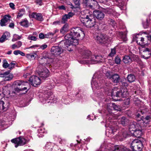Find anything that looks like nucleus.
Wrapping results in <instances>:
<instances>
[{
  "label": "nucleus",
  "mask_w": 151,
  "mask_h": 151,
  "mask_svg": "<svg viewBox=\"0 0 151 151\" xmlns=\"http://www.w3.org/2000/svg\"><path fill=\"white\" fill-rule=\"evenodd\" d=\"M68 25L67 23H66L62 28L60 30V32L62 34L64 33L68 30Z\"/></svg>",
  "instance_id": "nucleus-30"
},
{
  "label": "nucleus",
  "mask_w": 151,
  "mask_h": 151,
  "mask_svg": "<svg viewBox=\"0 0 151 151\" xmlns=\"http://www.w3.org/2000/svg\"><path fill=\"white\" fill-rule=\"evenodd\" d=\"M123 126L127 124L129 122L128 120L124 117H122L119 122Z\"/></svg>",
  "instance_id": "nucleus-28"
},
{
  "label": "nucleus",
  "mask_w": 151,
  "mask_h": 151,
  "mask_svg": "<svg viewBox=\"0 0 151 151\" xmlns=\"http://www.w3.org/2000/svg\"><path fill=\"white\" fill-rule=\"evenodd\" d=\"M73 1L74 4V8H78L80 5V0H73Z\"/></svg>",
  "instance_id": "nucleus-37"
},
{
  "label": "nucleus",
  "mask_w": 151,
  "mask_h": 151,
  "mask_svg": "<svg viewBox=\"0 0 151 151\" xmlns=\"http://www.w3.org/2000/svg\"><path fill=\"white\" fill-rule=\"evenodd\" d=\"M120 34L122 35L121 38L124 41H126L127 39L126 35L125 33H123L122 32H121Z\"/></svg>",
  "instance_id": "nucleus-44"
},
{
  "label": "nucleus",
  "mask_w": 151,
  "mask_h": 151,
  "mask_svg": "<svg viewBox=\"0 0 151 151\" xmlns=\"http://www.w3.org/2000/svg\"><path fill=\"white\" fill-rule=\"evenodd\" d=\"M143 26L145 28H146L148 27L149 24V21L147 20L146 22H145L143 23Z\"/></svg>",
  "instance_id": "nucleus-51"
},
{
  "label": "nucleus",
  "mask_w": 151,
  "mask_h": 151,
  "mask_svg": "<svg viewBox=\"0 0 151 151\" xmlns=\"http://www.w3.org/2000/svg\"><path fill=\"white\" fill-rule=\"evenodd\" d=\"M24 14V12L23 10L22 11H20L18 13L17 18H19L22 17Z\"/></svg>",
  "instance_id": "nucleus-50"
},
{
  "label": "nucleus",
  "mask_w": 151,
  "mask_h": 151,
  "mask_svg": "<svg viewBox=\"0 0 151 151\" xmlns=\"http://www.w3.org/2000/svg\"><path fill=\"white\" fill-rule=\"evenodd\" d=\"M139 127L141 128V126L139 125V124H137V123L134 122L130 125L129 129L130 131H133L134 132Z\"/></svg>",
  "instance_id": "nucleus-24"
},
{
  "label": "nucleus",
  "mask_w": 151,
  "mask_h": 151,
  "mask_svg": "<svg viewBox=\"0 0 151 151\" xmlns=\"http://www.w3.org/2000/svg\"><path fill=\"white\" fill-rule=\"evenodd\" d=\"M96 3H97V1L96 0H85L83 4L86 6L92 9V4H96Z\"/></svg>",
  "instance_id": "nucleus-22"
},
{
  "label": "nucleus",
  "mask_w": 151,
  "mask_h": 151,
  "mask_svg": "<svg viewBox=\"0 0 151 151\" xmlns=\"http://www.w3.org/2000/svg\"><path fill=\"white\" fill-rule=\"evenodd\" d=\"M20 24L21 25L26 27H28L29 25L28 21L26 19L22 20Z\"/></svg>",
  "instance_id": "nucleus-32"
},
{
  "label": "nucleus",
  "mask_w": 151,
  "mask_h": 151,
  "mask_svg": "<svg viewBox=\"0 0 151 151\" xmlns=\"http://www.w3.org/2000/svg\"><path fill=\"white\" fill-rule=\"evenodd\" d=\"M151 55V49L148 48H145L142 50L141 56L145 59H148Z\"/></svg>",
  "instance_id": "nucleus-17"
},
{
  "label": "nucleus",
  "mask_w": 151,
  "mask_h": 151,
  "mask_svg": "<svg viewBox=\"0 0 151 151\" xmlns=\"http://www.w3.org/2000/svg\"><path fill=\"white\" fill-rule=\"evenodd\" d=\"M109 106L110 107L113 106V109L115 110L120 111L121 110L120 106H117L113 103H111Z\"/></svg>",
  "instance_id": "nucleus-31"
},
{
  "label": "nucleus",
  "mask_w": 151,
  "mask_h": 151,
  "mask_svg": "<svg viewBox=\"0 0 151 151\" xmlns=\"http://www.w3.org/2000/svg\"><path fill=\"white\" fill-rule=\"evenodd\" d=\"M27 39L29 40L33 41H36L37 39V38L31 35H29L27 37Z\"/></svg>",
  "instance_id": "nucleus-48"
},
{
  "label": "nucleus",
  "mask_w": 151,
  "mask_h": 151,
  "mask_svg": "<svg viewBox=\"0 0 151 151\" xmlns=\"http://www.w3.org/2000/svg\"><path fill=\"white\" fill-rule=\"evenodd\" d=\"M121 83L122 85L124 86V87L126 88V87L128 86V83L126 82L125 80H122L121 81Z\"/></svg>",
  "instance_id": "nucleus-47"
},
{
  "label": "nucleus",
  "mask_w": 151,
  "mask_h": 151,
  "mask_svg": "<svg viewBox=\"0 0 151 151\" xmlns=\"http://www.w3.org/2000/svg\"><path fill=\"white\" fill-rule=\"evenodd\" d=\"M128 94L129 93L127 89L125 87H124L121 88L119 91L116 92L115 96L117 97L124 98L127 97Z\"/></svg>",
  "instance_id": "nucleus-12"
},
{
  "label": "nucleus",
  "mask_w": 151,
  "mask_h": 151,
  "mask_svg": "<svg viewBox=\"0 0 151 151\" xmlns=\"http://www.w3.org/2000/svg\"><path fill=\"white\" fill-rule=\"evenodd\" d=\"M12 48L13 49H14L16 48H18V47L17 45L14 44L12 45Z\"/></svg>",
  "instance_id": "nucleus-60"
},
{
  "label": "nucleus",
  "mask_w": 151,
  "mask_h": 151,
  "mask_svg": "<svg viewBox=\"0 0 151 151\" xmlns=\"http://www.w3.org/2000/svg\"><path fill=\"white\" fill-rule=\"evenodd\" d=\"M38 74L40 78L44 80L49 76L50 73L49 70L46 68H45L39 71Z\"/></svg>",
  "instance_id": "nucleus-13"
},
{
  "label": "nucleus",
  "mask_w": 151,
  "mask_h": 151,
  "mask_svg": "<svg viewBox=\"0 0 151 151\" xmlns=\"http://www.w3.org/2000/svg\"><path fill=\"white\" fill-rule=\"evenodd\" d=\"M2 66L3 67L5 68H6L8 67L9 64L7 63V61L5 59L3 60Z\"/></svg>",
  "instance_id": "nucleus-43"
},
{
  "label": "nucleus",
  "mask_w": 151,
  "mask_h": 151,
  "mask_svg": "<svg viewBox=\"0 0 151 151\" xmlns=\"http://www.w3.org/2000/svg\"><path fill=\"white\" fill-rule=\"evenodd\" d=\"M6 40V38L3 35L1 37L0 39V42L1 43H3Z\"/></svg>",
  "instance_id": "nucleus-54"
},
{
  "label": "nucleus",
  "mask_w": 151,
  "mask_h": 151,
  "mask_svg": "<svg viewBox=\"0 0 151 151\" xmlns=\"http://www.w3.org/2000/svg\"><path fill=\"white\" fill-rule=\"evenodd\" d=\"M36 56L37 54L35 53L29 54L26 55L27 58L29 59H34Z\"/></svg>",
  "instance_id": "nucleus-38"
},
{
  "label": "nucleus",
  "mask_w": 151,
  "mask_h": 151,
  "mask_svg": "<svg viewBox=\"0 0 151 151\" xmlns=\"http://www.w3.org/2000/svg\"><path fill=\"white\" fill-rule=\"evenodd\" d=\"M12 86L15 87V91L17 92L27 90L30 88V85L27 82L17 80L14 82Z\"/></svg>",
  "instance_id": "nucleus-4"
},
{
  "label": "nucleus",
  "mask_w": 151,
  "mask_h": 151,
  "mask_svg": "<svg viewBox=\"0 0 151 151\" xmlns=\"http://www.w3.org/2000/svg\"><path fill=\"white\" fill-rule=\"evenodd\" d=\"M131 146L133 151H141L142 149V144L139 140L135 139L132 142Z\"/></svg>",
  "instance_id": "nucleus-5"
},
{
  "label": "nucleus",
  "mask_w": 151,
  "mask_h": 151,
  "mask_svg": "<svg viewBox=\"0 0 151 151\" xmlns=\"http://www.w3.org/2000/svg\"><path fill=\"white\" fill-rule=\"evenodd\" d=\"M103 83V81H102L101 82L99 81V82L98 83L97 81H94L93 80L91 83L92 87L93 89H99L101 88V86Z\"/></svg>",
  "instance_id": "nucleus-20"
},
{
  "label": "nucleus",
  "mask_w": 151,
  "mask_h": 151,
  "mask_svg": "<svg viewBox=\"0 0 151 151\" xmlns=\"http://www.w3.org/2000/svg\"><path fill=\"white\" fill-rule=\"evenodd\" d=\"M68 19L72 17L74 15V14L72 12H69L67 14H65Z\"/></svg>",
  "instance_id": "nucleus-53"
},
{
  "label": "nucleus",
  "mask_w": 151,
  "mask_h": 151,
  "mask_svg": "<svg viewBox=\"0 0 151 151\" xmlns=\"http://www.w3.org/2000/svg\"><path fill=\"white\" fill-rule=\"evenodd\" d=\"M41 64L42 65H45V64H49V63H47V62H46L45 61H47V60H48L49 59L48 58V57L45 56H43V57L41 58Z\"/></svg>",
  "instance_id": "nucleus-33"
},
{
  "label": "nucleus",
  "mask_w": 151,
  "mask_h": 151,
  "mask_svg": "<svg viewBox=\"0 0 151 151\" xmlns=\"http://www.w3.org/2000/svg\"><path fill=\"white\" fill-rule=\"evenodd\" d=\"M10 7L13 9H14V4L12 3H10L9 4Z\"/></svg>",
  "instance_id": "nucleus-59"
},
{
  "label": "nucleus",
  "mask_w": 151,
  "mask_h": 151,
  "mask_svg": "<svg viewBox=\"0 0 151 151\" xmlns=\"http://www.w3.org/2000/svg\"><path fill=\"white\" fill-rule=\"evenodd\" d=\"M127 79L129 83L132 82L135 80V77L132 74L129 75L127 77Z\"/></svg>",
  "instance_id": "nucleus-29"
},
{
  "label": "nucleus",
  "mask_w": 151,
  "mask_h": 151,
  "mask_svg": "<svg viewBox=\"0 0 151 151\" xmlns=\"http://www.w3.org/2000/svg\"><path fill=\"white\" fill-rule=\"evenodd\" d=\"M3 35L6 38V40H8L10 37V33L9 32H4Z\"/></svg>",
  "instance_id": "nucleus-41"
},
{
  "label": "nucleus",
  "mask_w": 151,
  "mask_h": 151,
  "mask_svg": "<svg viewBox=\"0 0 151 151\" xmlns=\"http://www.w3.org/2000/svg\"><path fill=\"white\" fill-rule=\"evenodd\" d=\"M124 63L125 64H129L132 62V60L130 57L128 55L124 56L123 59Z\"/></svg>",
  "instance_id": "nucleus-27"
},
{
  "label": "nucleus",
  "mask_w": 151,
  "mask_h": 151,
  "mask_svg": "<svg viewBox=\"0 0 151 151\" xmlns=\"http://www.w3.org/2000/svg\"><path fill=\"white\" fill-rule=\"evenodd\" d=\"M116 49L115 48L111 49V52L109 54V56L111 57L113 56L116 54Z\"/></svg>",
  "instance_id": "nucleus-40"
},
{
  "label": "nucleus",
  "mask_w": 151,
  "mask_h": 151,
  "mask_svg": "<svg viewBox=\"0 0 151 151\" xmlns=\"http://www.w3.org/2000/svg\"><path fill=\"white\" fill-rule=\"evenodd\" d=\"M128 135V134L127 131L123 130L121 132H120L118 135L119 139H123L126 138Z\"/></svg>",
  "instance_id": "nucleus-25"
},
{
  "label": "nucleus",
  "mask_w": 151,
  "mask_h": 151,
  "mask_svg": "<svg viewBox=\"0 0 151 151\" xmlns=\"http://www.w3.org/2000/svg\"><path fill=\"white\" fill-rule=\"evenodd\" d=\"M8 105H7L6 104H5L4 103V102L3 101H0V106H1L2 108V109L3 110L5 111L6 110V109L7 108V107L9 105L8 104H7Z\"/></svg>",
  "instance_id": "nucleus-36"
},
{
  "label": "nucleus",
  "mask_w": 151,
  "mask_h": 151,
  "mask_svg": "<svg viewBox=\"0 0 151 151\" xmlns=\"http://www.w3.org/2000/svg\"><path fill=\"white\" fill-rule=\"evenodd\" d=\"M81 54L82 55V62L83 64H90L91 60V52L89 50H84L83 51Z\"/></svg>",
  "instance_id": "nucleus-6"
},
{
  "label": "nucleus",
  "mask_w": 151,
  "mask_h": 151,
  "mask_svg": "<svg viewBox=\"0 0 151 151\" xmlns=\"http://www.w3.org/2000/svg\"><path fill=\"white\" fill-rule=\"evenodd\" d=\"M133 40L136 41L138 44L141 45L143 47H144V46L146 45L144 42V38L139 35L138 34L134 36Z\"/></svg>",
  "instance_id": "nucleus-14"
},
{
  "label": "nucleus",
  "mask_w": 151,
  "mask_h": 151,
  "mask_svg": "<svg viewBox=\"0 0 151 151\" xmlns=\"http://www.w3.org/2000/svg\"><path fill=\"white\" fill-rule=\"evenodd\" d=\"M85 34L82 29L76 27L73 29L71 32L67 34L65 37V40L62 41L61 43H64V47L69 51L73 50L71 47L78 44V41L82 40Z\"/></svg>",
  "instance_id": "nucleus-1"
},
{
  "label": "nucleus",
  "mask_w": 151,
  "mask_h": 151,
  "mask_svg": "<svg viewBox=\"0 0 151 151\" xmlns=\"http://www.w3.org/2000/svg\"><path fill=\"white\" fill-rule=\"evenodd\" d=\"M11 141L15 145V147H17L19 146L24 145L27 142L26 140L24 138L21 137L13 139Z\"/></svg>",
  "instance_id": "nucleus-7"
},
{
  "label": "nucleus",
  "mask_w": 151,
  "mask_h": 151,
  "mask_svg": "<svg viewBox=\"0 0 151 151\" xmlns=\"http://www.w3.org/2000/svg\"><path fill=\"white\" fill-rule=\"evenodd\" d=\"M15 65V63H14V62L13 61L11 62L9 64V68L10 69H13Z\"/></svg>",
  "instance_id": "nucleus-45"
},
{
  "label": "nucleus",
  "mask_w": 151,
  "mask_h": 151,
  "mask_svg": "<svg viewBox=\"0 0 151 151\" xmlns=\"http://www.w3.org/2000/svg\"><path fill=\"white\" fill-rule=\"evenodd\" d=\"M68 18H67V17L65 15H64L62 18V20L61 21V22L62 24H64L67 21V19Z\"/></svg>",
  "instance_id": "nucleus-42"
},
{
  "label": "nucleus",
  "mask_w": 151,
  "mask_h": 151,
  "mask_svg": "<svg viewBox=\"0 0 151 151\" xmlns=\"http://www.w3.org/2000/svg\"><path fill=\"white\" fill-rule=\"evenodd\" d=\"M147 111V109L146 108H144L143 107H141L138 110L136 114L137 120L138 121H141L140 124L142 126H146L148 121L151 119L149 116H146L145 118L142 116L144 114L146 113Z\"/></svg>",
  "instance_id": "nucleus-2"
},
{
  "label": "nucleus",
  "mask_w": 151,
  "mask_h": 151,
  "mask_svg": "<svg viewBox=\"0 0 151 151\" xmlns=\"http://www.w3.org/2000/svg\"><path fill=\"white\" fill-rule=\"evenodd\" d=\"M17 45L18 47L19 48L22 45V42L20 41H19L17 42Z\"/></svg>",
  "instance_id": "nucleus-58"
},
{
  "label": "nucleus",
  "mask_w": 151,
  "mask_h": 151,
  "mask_svg": "<svg viewBox=\"0 0 151 151\" xmlns=\"http://www.w3.org/2000/svg\"><path fill=\"white\" fill-rule=\"evenodd\" d=\"M96 40L98 43L101 44L107 43L110 41L108 36L106 35L102 34L97 36Z\"/></svg>",
  "instance_id": "nucleus-8"
},
{
  "label": "nucleus",
  "mask_w": 151,
  "mask_h": 151,
  "mask_svg": "<svg viewBox=\"0 0 151 151\" xmlns=\"http://www.w3.org/2000/svg\"><path fill=\"white\" fill-rule=\"evenodd\" d=\"M89 14L86 16V18L81 17L80 20L81 22L88 28L93 27L96 24L95 18L93 17V13L89 12Z\"/></svg>",
  "instance_id": "nucleus-3"
},
{
  "label": "nucleus",
  "mask_w": 151,
  "mask_h": 151,
  "mask_svg": "<svg viewBox=\"0 0 151 151\" xmlns=\"http://www.w3.org/2000/svg\"><path fill=\"white\" fill-rule=\"evenodd\" d=\"M115 61L116 64H120L121 63V60L119 57L116 56L115 58Z\"/></svg>",
  "instance_id": "nucleus-46"
},
{
  "label": "nucleus",
  "mask_w": 151,
  "mask_h": 151,
  "mask_svg": "<svg viewBox=\"0 0 151 151\" xmlns=\"http://www.w3.org/2000/svg\"><path fill=\"white\" fill-rule=\"evenodd\" d=\"M133 134L136 137L138 138L140 137L142 134L141 126V128H139V127L137 128L135 130Z\"/></svg>",
  "instance_id": "nucleus-23"
},
{
  "label": "nucleus",
  "mask_w": 151,
  "mask_h": 151,
  "mask_svg": "<svg viewBox=\"0 0 151 151\" xmlns=\"http://www.w3.org/2000/svg\"><path fill=\"white\" fill-rule=\"evenodd\" d=\"M102 57L99 56H91L90 64H94L102 62Z\"/></svg>",
  "instance_id": "nucleus-18"
},
{
  "label": "nucleus",
  "mask_w": 151,
  "mask_h": 151,
  "mask_svg": "<svg viewBox=\"0 0 151 151\" xmlns=\"http://www.w3.org/2000/svg\"><path fill=\"white\" fill-rule=\"evenodd\" d=\"M0 77L3 78L5 81H9L12 80L13 76L8 71L5 72L0 71Z\"/></svg>",
  "instance_id": "nucleus-9"
},
{
  "label": "nucleus",
  "mask_w": 151,
  "mask_h": 151,
  "mask_svg": "<svg viewBox=\"0 0 151 151\" xmlns=\"http://www.w3.org/2000/svg\"><path fill=\"white\" fill-rule=\"evenodd\" d=\"M39 47V46L38 45H33L32 46H30L28 48H36Z\"/></svg>",
  "instance_id": "nucleus-61"
},
{
  "label": "nucleus",
  "mask_w": 151,
  "mask_h": 151,
  "mask_svg": "<svg viewBox=\"0 0 151 151\" xmlns=\"http://www.w3.org/2000/svg\"><path fill=\"white\" fill-rule=\"evenodd\" d=\"M110 104V103L108 104L107 106L106 109L108 111L109 113H111V111L112 110L113 108V106L110 107L109 106V104Z\"/></svg>",
  "instance_id": "nucleus-49"
},
{
  "label": "nucleus",
  "mask_w": 151,
  "mask_h": 151,
  "mask_svg": "<svg viewBox=\"0 0 151 151\" xmlns=\"http://www.w3.org/2000/svg\"><path fill=\"white\" fill-rule=\"evenodd\" d=\"M58 29H55L53 32H49L45 35V38H48L50 36H53L55 34L58 32Z\"/></svg>",
  "instance_id": "nucleus-34"
},
{
  "label": "nucleus",
  "mask_w": 151,
  "mask_h": 151,
  "mask_svg": "<svg viewBox=\"0 0 151 151\" xmlns=\"http://www.w3.org/2000/svg\"><path fill=\"white\" fill-rule=\"evenodd\" d=\"M39 47L40 48H41L42 50H44L47 47V45L46 44H44L42 45L39 46Z\"/></svg>",
  "instance_id": "nucleus-55"
},
{
  "label": "nucleus",
  "mask_w": 151,
  "mask_h": 151,
  "mask_svg": "<svg viewBox=\"0 0 151 151\" xmlns=\"http://www.w3.org/2000/svg\"><path fill=\"white\" fill-rule=\"evenodd\" d=\"M106 75L108 78L114 83H119L120 81V76L117 73L111 75L109 73L107 72L106 73Z\"/></svg>",
  "instance_id": "nucleus-11"
},
{
  "label": "nucleus",
  "mask_w": 151,
  "mask_h": 151,
  "mask_svg": "<svg viewBox=\"0 0 151 151\" xmlns=\"http://www.w3.org/2000/svg\"><path fill=\"white\" fill-rule=\"evenodd\" d=\"M58 8L60 9H63L65 10V6L64 5H62L61 6H59L58 7Z\"/></svg>",
  "instance_id": "nucleus-62"
},
{
  "label": "nucleus",
  "mask_w": 151,
  "mask_h": 151,
  "mask_svg": "<svg viewBox=\"0 0 151 151\" xmlns=\"http://www.w3.org/2000/svg\"><path fill=\"white\" fill-rule=\"evenodd\" d=\"M42 0H35L36 3L40 5H42Z\"/></svg>",
  "instance_id": "nucleus-56"
},
{
  "label": "nucleus",
  "mask_w": 151,
  "mask_h": 151,
  "mask_svg": "<svg viewBox=\"0 0 151 151\" xmlns=\"http://www.w3.org/2000/svg\"><path fill=\"white\" fill-rule=\"evenodd\" d=\"M42 79L39 77L36 76H32L29 79L30 83L34 86H37L40 85Z\"/></svg>",
  "instance_id": "nucleus-10"
},
{
  "label": "nucleus",
  "mask_w": 151,
  "mask_h": 151,
  "mask_svg": "<svg viewBox=\"0 0 151 151\" xmlns=\"http://www.w3.org/2000/svg\"><path fill=\"white\" fill-rule=\"evenodd\" d=\"M21 38V36L16 35L14 34V35L13 37L12 40V41L13 42H15L16 41L18 40H20Z\"/></svg>",
  "instance_id": "nucleus-39"
},
{
  "label": "nucleus",
  "mask_w": 151,
  "mask_h": 151,
  "mask_svg": "<svg viewBox=\"0 0 151 151\" xmlns=\"http://www.w3.org/2000/svg\"><path fill=\"white\" fill-rule=\"evenodd\" d=\"M62 48L58 46H53L51 50V52L52 54L55 56L59 55L62 52Z\"/></svg>",
  "instance_id": "nucleus-16"
},
{
  "label": "nucleus",
  "mask_w": 151,
  "mask_h": 151,
  "mask_svg": "<svg viewBox=\"0 0 151 151\" xmlns=\"http://www.w3.org/2000/svg\"><path fill=\"white\" fill-rule=\"evenodd\" d=\"M11 16L9 15H5L4 16L3 18L0 20V24L2 27L5 26L7 24V22L10 21Z\"/></svg>",
  "instance_id": "nucleus-21"
},
{
  "label": "nucleus",
  "mask_w": 151,
  "mask_h": 151,
  "mask_svg": "<svg viewBox=\"0 0 151 151\" xmlns=\"http://www.w3.org/2000/svg\"><path fill=\"white\" fill-rule=\"evenodd\" d=\"M94 16L99 20H102L105 17L104 13L101 11L95 10L93 11Z\"/></svg>",
  "instance_id": "nucleus-19"
},
{
  "label": "nucleus",
  "mask_w": 151,
  "mask_h": 151,
  "mask_svg": "<svg viewBox=\"0 0 151 151\" xmlns=\"http://www.w3.org/2000/svg\"><path fill=\"white\" fill-rule=\"evenodd\" d=\"M19 52L20 50H15L14 52V54L15 55H17L19 54Z\"/></svg>",
  "instance_id": "nucleus-63"
},
{
  "label": "nucleus",
  "mask_w": 151,
  "mask_h": 151,
  "mask_svg": "<svg viewBox=\"0 0 151 151\" xmlns=\"http://www.w3.org/2000/svg\"><path fill=\"white\" fill-rule=\"evenodd\" d=\"M124 103L125 105H128L130 103V99L129 98H127L124 100Z\"/></svg>",
  "instance_id": "nucleus-52"
},
{
  "label": "nucleus",
  "mask_w": 151,
  "mask_h": 151,
  "mask_svg": "<svg viewBox=\"0 0 151 151\" xmlns=\"http://www.w3.org/2000/svg\"><path fill=\"white\" fill-rule=\"evenodd\" d=\"M9 26L10 28H13L14 26V24L12 22L9 25Z\"/></svg>",
  "instance_id": "nucleus-64"
},
{
  "label": "nucleus",
  "mask_w": 151,
  "mask_h": 151,
  "mask_svg": "<svg viewBox=\"0 0 151 151\" xmlns=\"http://www.w3.org/2000/svg\"><path fill=\"white\" fill-rule=\"evenodd\" d=\"M3 95L6 96H9L10 94V92L7 87H5L3 88Z\"/></svg>",
  "instance_id": "nucleus-35"
},
{
  "label": "nucleus",
  "mask_w": 151,
  "mask_h": 151,
  "mask_svg": "<svg viewBox=\"0 0 151 151\" xmlns=\"http://www.w3.org/2000/svg\"><path fill=\"white\" fill-rule=\"evenodd\" d=\"M39 37L40 39H43L45 38V35H44L43 33H41L39 35Z\"/></svg>",
  "instance_id": "nucleus-57"
},
{
  "label": "nucleus",
  "mask_w": 151,
  "mask_h": 151,
  "mask_svg": "<svg viewBox=\"0 0 151 151\" xmlns=\"http://www.w3.org/2000/svg\"><path fill=\"white\" fill-rule=\"evenodd\" d=\"M29 16L30 18H34L39 21H42L44 20L42 14L41 13L33 12L30 14H29Z\"/></svg>",
  "instance_id": "nucleus-15"
},
{
  "label": "nucleus",
  "mask_w": 151,
  "mask_h": 151,
  "mask_svg": "<svg viewBox=\"0 0 151 151\" xmlns=\"http://www.w3.org/2000/svg\"><path fill=\"white\" fill-rule=\"evenodd\" d=\"M106 12L107 14L112 15L114 16H117L119 15V14L117 13L113 9H107L106 11Z\"/></svg>",
  "instance_id": "nucleus-26"
}]
</instances>
